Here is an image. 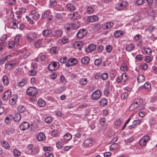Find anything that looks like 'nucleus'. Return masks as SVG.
<instances>
[{
  "mask_svg": "<svg viewBox=\"0 0 157 157\" xmlns=\"http://www.w3.org/2000/svg\"><path fill=\"white\" fill-rule=\"evenodd\" d=\"M142 103V100L140 99H135L132 104L129 106V109L130 111H132L134 109H137L139 106Z\"/></svg>",
  "mask_w": 157,
  "mask_h": 157,
  "instance_id": "1",
  "label": "nucleus"
},
{
  "mask_svg": "<svg viewBox=\"0 0 157 157\" xmlns=\"http://www.w3.org/2000/svg\"><path fill=\"white\" fill-rule=\"evenodd\" d=\"M38 92L37 89L34 86L29 87L26 90V93L29 96H33L36 95Z\"/></svg>",
  "mask_w": 157,
  "mask_h": 157,
  "instance_id": "2",
  "label": "nucleus"
},
{
  "mask_svg": "<svg viewBox=\"0 0 157 157\" xmlns=\"http://www.w3.org/2000/svg\"><path fill=\"white\" fill-rule=\"evenodd\" d=\"M94 141L92 139L89 138L85 140L82 144V146L84 148H90L93 144Z\"/></svg>",
  "mask_w": 157,
  "mask_h": 157,
  "instance_id": "3",
  "label": "nucleus"
},
{
  "mask_svg": "<svg viewBox=\"0 0 157 157\" xmlns=\"http://www.w3.org/2000/svg\"><path fill=\"white\" fill-rule=\"evenodd\" d=\"M59 63L56 61L52 62L48 66V70L53 71L57 70L59 67Z\"/></svg>",
  "mask_w": 157,
  "mask_h": 157,
  "instance_id": "4",
  "label": "nucleus"
},
{
  "mask_svg": "<svg viewBox=\"0 0 157 157\" xmlns=\"http://www.w3.org/2000/svg\"><path fill=\"white\" fill-rule=\"evenodd\" d=\"M101 95V92L100 90H96L91 95V98L92 100H96L99 99Z\"/></svg>",
  "mask_w": 157,
  "mask_h": 157,
  "instance_id": "5",
  "label": "nucleus"
},
{
  "mask_svg": "<svg viewBox=\"0 0 157 157\" xmlns=\"http://www.w3.org/2000/svg\"><path fill=\"white\" fill-rule=\"evenodd\" d=\"M26 36L27 40L31 42L36 39L37 35L35 33L30 32L26 34Z\"/></svg>",
  "mask_w": 157,
  "mask_h": 157,
  "instance_id": "6",
  "label": "nucleus"
},
{
  "mask_svg": "<svg viewBox=\"0 0 157 157\" xmlns=\"http://www.w3.org/2000/svg\"><path fill=\"white\" fill-rule=\"evenodd\" d=\"M150 140V137L147 135H145L142 137L139 141V144L141 146H144Z\"/></svg>",
  "mask_w": 157,
  "mask_h": 157,
  "instance_id": "7",
  "label": "nucleus"
},
{
  "mask_svg": "<svg viewBox=\"0 0 157 157\" xmlns=\"http://www.w3.org/2000/svg\"><path fill=\"white\" fill-rule=\"evenodd\" d=\"M30 54L29 52L25 49L21 51V53L19 57L20 59H24L27 58Z\"/></svg>",
  "mask_w": 157,
  "mask_h": 157,
  "instance_id": "8",
  "label": "nucleus"
},
{
  "mask_svg": "<svg viewBox=\"0 0 157 157\" xmlns=\"http://www.w3.org/2000/svg\"><path fill=\"white\" fill-rule=\"evenodd\" d=\"M78 63L77 59L75 58H71L69 59L66 64V66L67 67H70L72 66H74Z\"/></svg>",
  "mask_w": 157,
  "mask_h": 157,
  "instance_id": "9",
  "label": "nucleus"
},
{
  "mask_svg": "<svg viewBox=\"0 0 157 157\" xmlns=\"http://www.w3.org/2000/svg\"><path fill=\"white\" fill-rule=\"evenodd\" d=\"M87 33V30L85 29H80L77 33V36L79 39L84 37Z\"/></svg>",
  "mask_w": 157,
  "mask_h": 157,
  "instance_id": "10",
  "label": "nucleus"
},
{
  "mask_svg": "<svg viewBox=\"0 0 157 157\" xmlns=\"http://www.w3.org/2000/svg\"><path fill=\"white\" fill-rule=\"evenodd\" d=\"M16 63L14 61H10L7 62L5 64L6 69L10 70L14 68L16 66Z\"/></svg>",
  "mask_w": 157,
  "mask_h": 157,
  "instance_id": "11",
  "label": "nucleus"
},
{
  "mask_svg": "<svg viewBox=\"0 0 157 157\" xmlns=\"http://www.w3.org/2000/svg\"><path fill=\"white\" fill-rule=\"evenodd\" d=\"M63 33V32L61 29H55L52 31V36L56 37H59L62 36Z\"/></svg>",
  "mask_w": 157,
  "mask_h": 157,
  "instance_id": "12",
  "label": "nucleus"
},
{
  "mask_svg": "<svg viewBox=\"0 0 157 157\" xmlns=\"http://www.w3.org/2000/svg\"><path fill=\"white\" fill-rule=\"evenodd\" d=\"M113 25V22L108 21L103 23L101 25V27L104 30H108L111 29Z\"/></svg>",
  "mask_w": 157,
  "mask_h": 157,
  "instance_id": "13",
  "label": "nucleus"
},
{
  "mask_svg": "<svg viewBox=\"0 0 157 157\" xmlns=\"http://www.w3.org/2000/svg\"><path fill=\"white\" fill-rule=\"evenodd\" d=\"M127 2L126 1H122L121 3H118L116 6V9L118 10H121L125 8L127 5Z\"/></svg>",
  "mask_w": 157,
  "mask_h": 157,
  "instance_id": "14",
  "label": "nucleus"
},
{
  "mask_svg": "<svg viewBox=\"0 0 157 157\" xmlns=\"http://www.w3.org/2000/svg\"><path fill=\"white\" fill-rule=\"evenodd\" d=\"M81 136L82 134L79 133H77L74 135L73 141L75 144H78L80 141Z\"/></svg>",
  "mask_w": 157,
  "mask_h": 157,
  "instance_id": "15",
  "label": "nucleus"
},
{
  "mask_svg": "<svg viewBox=\"0 0 157 157\" xmlns=\"http://www.w3.org/2000/svg\"><path fill=\"white\" fill-rule=\"evenodd\" d=\"M36 137L39 141L42 142L46 139V137L44 134L42 132L37 133L36 135Z\"/></svg>",
  "mask_w": 157,
  "mask_h": 157,
  "instance_id": "16",
  "label": "nucleus"
},
{
  "mask_svg": "<svg viewBox=\"0 0 157 157\" xmlns=\"http://www.w3.org/2000/svg\"><path fill=\"white\" fill-rule=\"evenodd\" d=\"M18 96L17 94H14L11 96V99L9 101V104L11 105H13L16 103Z\"/></svg>",
  "mask_w": 157,
  "mask_h": 157,
  "instance_id": "17",
  "label": "nucleus"
},
{
  "mask_svg": "<svg viewBox=\"0 0 157 157\" xmlns=\"http://www.w3.org/2000/svg\"><path fill=\"white\" fill-rule=\"evenodd\" d=\"M29 123L26 121H24L20 125V128L21 130L24 131L28 129L29 127Z\"/></svg>",
  "mask_w": 157,
  "mask_h": 157,
  "instance_id": "18",
  "label": "nucleus"
},
{
  "mask_svg": "<svg viewBox=\"0 0 157 157\" xmlns=\"http://www.w3.org/2000/svg\"><path fill=\"white\" fill-rule=\"evenodd\" d=\"M83 43L81 41L76 42L74 44L75 48L78 49L79 50H82V48L83 47Z\"/></svg>",
  "mask_w": 157,
  "mask_h": 157,
  "instance_id": "19",
  "label": "nucleus"
},
{
  "mask_svg": "<svg viewBox=\"0 0 157 157\" xmlns=\"http://www.w3.org/2000/svg\"><path fill=\"white\" fill-rule=\"evenodd\" d=\"M98 17L95 15L90 16L87 17V20L89 22H95L98 21Z\"/></svg>",
  "mask_w": 157,
  "mask_h": 157,
  "instance_id": "20",
  "label": "nucleus"
},
{
  "mask_svg": "<svg viewBox=\"0 0 157 157\" xmlns=\"http://www.w3.org/2000/svg\"><path fill=\"white\" fill-rule=\"evenodd\" d=\"M70 18L72 20H77L80 18V14L77 12L73 13L72 14H69Z\"/></svg>",
  "mask_w": 157,
  "mask_h": 157,
  "instance_id": "21",
  "label": "nucleus"
},
{
  "mask_svg": "<svg viewBox=\"0 0 157 157\" xmlns=\"http://www.w3.org/2000/svg\"><path fill=\"white\" fill-rule=\"evenodd\" d=\"M125 34V32L122 30H117L114 33V35L115 37L119 38Z\"/></svg>",
  "mask_w": 157,
  "mask_h": 157,
  "instance_id": "22",
  "label": "nucleus"
},
{
  "mask_svg": "<svg viewBox=\"0 0 157 157\" xmlns=\"http://www.w3.org/2000/svg\"><path fill=\"white\" fill-rule=\"evenodd\" d=\"M96 46L95 45L91 44L88 46L87 48H86L85 51L89 53L93 51L96 49Z\"/></svg>",
  "mask_w": 157,
  "mask_h": 157,
  "instance_id": "23",
  "label": "nucleus"
},
{
  "mask_svg": "<svg viewBox=\"0 0 157 157\" xmlns=\"http://www.w3.org/2000/svg\"><path fill=\"white\" fill-rule=\"evenodd\" d=\"M52 31L50 29H45L42 32L43 36L46 37L50 36L51 35H52Z\"/></svg>",
  "mask_w": 157,
  "mask_h": 157,
  "instance_id": "24",
  "label": "nucleus"
},
{
  "mask_svg": "<svg viewBox=\"0 0 157 157\" xmlns=\"http://www.w3.org/2000/svg\"><path fill=\"white\" fill-rule=\"evenodd\" d=\"M135 47V46L133 44H128L125 47L126 50L128 52H130L132 51Z\"/></svg>",
  "mask_w": 157,
  "mask_h": 157,
  "instance_id": "25",
  "label": "nucleus"
},
{
  "mask_svg": "<svg viewBox=\"0 0 157 157\" xmlns=\"http://www.w3.org/2000/svg\"><path fill=\"white\" fill-rule=\"evenodd\" d=\"M11 95V93L10 90L6 91L3 94L2 99L4 100L7 99Z\"/></svg>",
  "mask_w": 157,
  "mask_h": 157,
  "instance_id": "26",
  "label": "nucleus"
},
{
  "mask_svg": "<svg viewBox=\"0 0 157 157\" xmlns=\"http://www.w3.org/2000/svg\"><path fill=\"white\" fill-rule=\"evenodd\" d=\"M157 117H152L149 120V124L151 126L154 125L157 123Z\"/></svg>",
  "mask_w": 157,
  "mask_h": 157,
  "instance_id": "27",
  "label": "nucleus"
},
{
  "mask_svg": "<svg viewBox=\"0 0 157 157\" xmlns=\"http://www.w3.org/2000/svg\"><path fill=\"white\" fill-rule=\"evenodd\" d=\"M107 100L105 98H103L101 99L100 101V105L102 106H105L107 105Z\"/></svg>",
  "mask_w": 157,
  "mask_h": 157,
  "instance_id": "28",
  "label": "nucleus"
},
{
  "mask_svg": "<svg viewBox=\"0 0 157 157\" xmlns=\"http://www.w3.org/2000/svg\"><path fill=\"white\" fill-rule=\"evenodd\" d=\"M66 8L70 11L72 12L75 9V7L72 4H68L66 6Z\"/></svg>",
  "mask_w": 157,
  "mask_h": 157,
  "instance_id": "29",
  "label": "nucleus"
},
{
  "mask_svg": "<svg viewBox=\"0 0 157 157\" xmlns=\"http://www.w3.org/2000/svg\"><path fill=\"white\" fill-rule=\"evenodd\" d=\"M39 152V149L36 148H33L29 151L30 155H37Z\"/></svg>",
  "mask_w": 157,
  "mask_h": 157,
  "instance_id": "30",
  "label": "nucleus"
},
{
  "mask_svg": "<svg viewBox=\"0 0 157 157\" xmlns=\"http://www.w3.org/2000/svg\"><path fill=\"white\" fill-rule=\"evenodd\" d=\"M88 82V80L86 78H82L80 79L79 81V84L82 85H86Z\"/></svg>",
  "mask_w": 157,
  "mask_h": 157,
  "instance_id": "31",
  "label": "nucleus"
},
{
  "mask_svg": "<svg viewBox=\"0 0 157 157\" xmlns=\"http://www.w3.org/2000/svg\"><path fill=\"white\" fill-rule=\"evenodd\" d=\"M50 11L49 10H46L42 14L41 18L44 19L48 17L50 14Z\"/></svg>",
  "mask_w": 157,
  "mask_h": 157,
  "instance_id": "32",
  "label": "nucleus"
},
{
  "mask_svg": "<svg viewBox=\"0 0 157 157\" xmlns=\"http://www.w3.org/2000/svg\"><path fill=\"white\" fill-rule=\"evenodd\" d=\"M65 28L67 31H69L71 30H73L72 22L67 23L65 26Z\"/></svg>",
  "mask_w": 157,
  "mask_h": 157,
  "instance_id": "33",
  "label": "nucleus"
},
{
  "mask_svg": "<svg viewBox=\"0 0 157 157\" xmlns=\"http://www.w3.org/2000/svg\"><path fill=\"white\" fill-rule=\"evenodd\" d=\"M21 36L22 35L21 34H18L16 35L14 38V41L16 44H18L19 41V40L21 39Z\"/></svg>",
  "mask_w": 157,
  "mask_h": 157,
  "instance_id": "34",
  "label": "nucleus"
},
{
  "mask_svg": "<svg viewBox=\"0 0 157 157\" xmlns=\"http://www.w3.org/2000/svg\"><path fill=\"white\" fill-rule=\"evenodd\" d=\"M63 17V14L62 13H57L55 16V18L56 21L58 20H62Z\"/></svg>",
  "mask_w": 157,
  "mask_h": 157,
  "instance_id": "35",
  "label": "nucleus"
},
{
  "mask_svg": "<svg viewBox=\"0 0 157 157\" xmlns=\"http://www.w3.org/2000/svg\"><path fill=\"white\" fill-rule=\"evenodd\" d=\"M25 107L22 105H20L18 106L17 108V111L20 113H24L25 110Z\"/></svg>",
  "mask_w": 157,
  "mask_h": 157,
  "instance_id": "36",
  "label": "nucleus"
},
{
  "mask_svg": "<svg viewBox=\"0 0 157 157\" xmlns=\"http://www.w3.org/2000/svg\"><path fill=\"white\" fill-rule=\"evenodd\" d=\"M26 9L24 7H21L19 8L18 10L16 11V13L17 14H22L23 13L26 12Z\"/></svg>",
  "mask_w": 157,
  "mask_h": 157,
  "instance_id": "37",
  "label": "nucleus"
},
{
  "mask_svg": "<svg viewBox=\"0 0 157 157\" xmlns=\"http://www.w3.org/2000/svg\"><path fill=\"white\" fill-rule=\"evenodd\" d=\"M19 23V21L16 19H14L12 21V28L16 29L18 28V25Z\"/></svg>",
  "mask_w": 157,
  "mask_h": 157,
  "instance_id": "38",
  "label": "nucleus"
},
{
  "mask_svg": "<svg viewBox=\"0 0 157 157\" xmlns=\"http://www.w3.org/2000/svg\"><path fill=\"white\" fill-rule=\"evenodd\" d=\"M118 147V145L116 143L112 144L109 147V149L110 151L116 150Z\"/></svg>",
  "mask_w": 157,
  "mask_h": 157,
  "instance_id": "39",
  "label": "nucleus"
},
{
  "mask_svg": "<svg viewBox=\"0 0 157 157\" xmlns=\"http://www.w3.org/2000/svg\"><path fill=\"white\" fill-rule=\"evenodd\" d=\"M27 83V80L25 79H22L21 81H19L17 84V85L18 86H23Z\"/></svg>",
  "mask_w": 157,
  "mask_h": 157,
  "instance_id": "40",
  "label": "nucleus"
},
{
  "mask_svg": "<svg viewBox=\"0 0 157 157\" xmlns=\"http://www.w3.org/2000/svg\"><path fill=\"white\" fill-rule=\"evenodd\" d=\"M89 58L88 57L86 56L82 58L81 62L83 64H87L89 63Z\"/></svg>",
  "mask_w": 157,
  "mask_h": 157,
  "instance_id": "41",
  "label": "nucleus"
},
{
  "mask_svg": "<svg viewBox=\"0 0 157 157\" xmlns=\"http://www.w3.org/2000/svg\"><path fill=\"white\" fill-rule=\"evenodd\" d=\"M21 118L20 114L18 113H16L13 118L14 121L16 122H18Z\"/></svg>",
  "mask_w": 157,
  "mask_h": 157,
  "instance_id": "42",
  "label": "nucleus"
},
{
  "mask_svg": "<svg viewBox=\"0 0 157 157\" xmlns=\"http://www.w3.org/2000/svg\"><path fill=\"white\" fill-rule=\"evenodd\" d=\"M2 81L5 85H7L9 83V79L7 76L6 75H4L2 78Z\"/></svg>",
  "mask_w": 157,
  "mask_h": 157,
  "instance_id": "43",
  "label": "nucleus"
},
{
  "mask_svg": "<svg viewBox=\"0 0 157 157\" xmlns=\"http://www.w3.org/2000/svg\"><path fill=\"white\" fill-rule=\"evenodd\" d=\"M37 103L39 106L41 107H44L46 104L45 101L41 99H39Z\"/></svg>",
  "mask_w": 157,
  "mask_h": 157,
  "instance_id": "44",
  "label": "nucleus"
},
{
  "mask_svg": "<svg viewBox=\"0 0 157 157\" xmlns=\"http://www.w3.org/2000/svg\"><path fill=\"white\" fill-rule=\"evenodd\" d=\"M21 153L20 151L17 149H15L13 150V155L15 157H18L21 155Z\"/></svg>",
  "mask_w": 157,
  "mask_h": 157,
  "instance_id": "45",
  "label": "nucleus"
},
{
  "mask_svg": "<svg viewBox=\"0 0 157 157\" xmlns=\"http://www.w3.org/2000/svg\"><path fill=\"white\" fill-rule=\"evenodd\" d=\"M138 82L140 83L142 82L145 81V78L142 75H140L138 76L137 78Z\"/></svg>",
  "mask_w": 157,
  "mask_h": 157,
  "instance_id": "46",
  "label": "nucleus"
},
{
  "mask_svg": "<svg viewBox=\"0 0 157 157\" xmlns=\"http://www.w3.org/2000/svg\"><path fill=\"white\" fill-rule=\"evenodd\" d=\"M16 0H6V3L10 6L15 5L16 3Z\"/></svg>",
  "mask_w": 157,
  "mask_h": 157,
  "instance_id": "47",
  "label": "nucleus"
},
{
  "mask_svg": "<svg viewBox=\"0 0 157 157\" xmlns=\"http://www.w3.org/2000/svg\"><path fill=\"white\" fill-rule=\"evenodd\" d=\"M72 135L70 133H67L63 136V139L65 140H69L72 138Z\"/></svg>",
  "mask_w": 157,
  "mask_h": 157,
  "instance_id": "48",
  "label": "nucleus"
},
{
  "mask_svg": "<svg viewBox=\"0 0 157 157\" xmlns=\"http://www.w3.org/2000/svg\"><path fill=\"white\" fill-rule=\"evenodd\" d=\"M72 22L73 24V30L77 29L79 27L80 24L77 21H75Z\"/></svg>",
  "mask_w": 157,
  "mask_h": 157,
  "instance_id": "49",
  "label": "nucleus"
},
{
  "mask_svg": "<svg viewBox=\"0 0 157 157\" xmlns=\"http://www.w3.org/2000/svg\"><path fill=\"white\" fill-rule=\"evenodd\" d=\"M50 2L49 5L50 8H52L56 6L57 2L56 1L51 0Z\"/></svg>",
  "mask_w": 157,
  "mask_h": 157,
  "instance_id": "50",
  "label": "nucleus"
},
{
  "mask_svg": "<svg viewBox=\"0 0 157 157\" xmlns=\"http://www.w3.org/2000/svg\"><path fill=\"white\" fill-rule=\"evenodd\" d=\"M6 149H9L10 148V145L8 143L5 141H3L1 144Z\"/></svg>",
  "mask_w": 157,
  "mask_h": 157,
  "instance_id": "51",
  "label": "nucleus"
},
{
  "mask_svg": "<svg viewBox=\"0 0 157 157\" xmlns=\"http://www.w3.org/2000/svg\"><path fill=\"white\" fill-rule=\"evenodd\" d=\"M144 88L147 90L149 91L151 88V84L148 82H146L144 85Z\"/></svg>",
  "mask_w": 157,
  "mask_h": 157,
  "instance_id": "52",
  "label": "nucleus"
},
{
  "mask_svg": "<svg viewBox=\"0 0 157 157\" xmlns=\"http://www.w3.org/2000/svg\"><path fill=\"white\" fill-rule=\"evenodd\" d=\"M42 43L41 40H38L35 43V46L36 48H38L40 47Z\"/></svg>",
  "mask_w": 157,
  "mask_h": 157,
  "instance_id": "53",
  "label": "nucleus"
},
{
  "mask_svg": "<svg viewBox=\"0 0 157 157\" xmlns=\"http://www.w3.org/2000/svg\"><path fill=\"white\" fill-rule=\"evenodd\" d=\"M105 49L108 53H110L113 49V47L111 45H107L105 46Z\"/></svg>",
  "mask_w": 157,
  "mask_h": 157,
  "instance_id": "54",
  "label": "nucleus"
},
{
  "mask_svg": "<svg viewBox=\"0 0 157 157\" xmlns=\"http://www.w3.org/2000/svg\"><path fill=\"white\" fill-rule=\"evenodd\" d=\"M67 58L66 57H61L59 59L58 61L62 63H64L66 62L67 61Z\"/></svg>",
  "mask_w": 157,
  "mask_h": 157,
  "instance_id": "55",
  "label": "nucleus"
},
{
  "mask_svg": "<svg viewBox=\"0 0 157 157\" xmlns=\"http://www.w3.org/2000/svg\"><path fill=\"white\" fill-rule=\"evenodd\" d=\"M94 10L91 6H89L87 7L86 9V13L88 14L92 13L94 12Z\"/></svg>",
  "mask_w": 157,
  "mask_h": 157,
  "instance_id": "56",
  "label": "nucleus"
},
{
  "mask_svg": "<svg viewBox=\"0 0 157 157\" xmlns=\"http://www.w3.org/2000/svg\"><path fill=\"white\" fill-rule=\"evenodd\" d=\"M136 60V62H138V61H141L143 59V56L141 55H138L136 56L135 58Z\"/></svg>",
  "mask_w": 157,
  "mask_h": 157,
  "instance_id": "57",
  "label": "nucleus"
},
{
  "mask_svg": "<svg viewBox=\"0 0 157 157\" xmlns=\"http://www.w3.org/2000/svg\"><path fill=\"white\" fill-rule=\"evenodd\" d=\"M15 43L13 41H10L8 44V47L9 48H12L14 47Z\"/></svg>",
  "mask_w": 157,
  "mask_h": 157,
  "instance_id": "58",
  "label": "nucleus"
},
{
  "mask_svg": "<svg viewBox=\"0 0 157 157\" xmlns=\"http://www.w3.org/2000/svg\"><path fill=\"white\" fill-rule=\"evenodd\" d=\"M130 94V92H125L122 94L121 95V97L122 99L124 100L128 98V95Z\"/></svg>",
  "mask_w": 157,
  "mask_h": 157,
  "instance_id": "59",
  "label": "nucleus"
},
{
  "mask_svg": "<svg viewBox=\"0 0 157 157\" xmlns=\"http://www.w3.org/2000/svg\"><path fill=\"white\" fill-rule=\"evenodd\" d=\"M102 60L101 58L96 59L94 61V64L97 66H99L101 63Z\"/></svg>",
  "mask_w": 157,
  "mask_h": 157,
  "instance_id": "60",
  "label": "nucleus"
},
{
  "mask_svg": "<svg viewBox=\"0 0 157 157\" xmlns=\"http://www.w3.org/2000/svg\"><path fill=\"white\" fill-rule=\"evenodd\" d=\"M11 116L10 115H8L6 117L5 119V122L9 124L10 123V121L11 120V119L10 118Z\"/></svg>",
  "mask_w": 157,
  "mask_h": 157,
  "instance_id": "61",
  "label": "nucleus"
},
{
  "mask_svg": "<svg viewBox=\"0 0 157 157\" xmlns=\"http://www.w3.org/2000/svg\"><path fill=\"white\" fill-rule=\"evenodd\" d=\"M60 80L62 83L63 84H65L66 82L65 78L64 75H62L60 76Z\"/></svg>",
  "mask_w": 157,
  "mask_h": 157,
  "instance_id": "62",
  "label": "nucleus"
},
{
  "mask_svg": "<svg viewBox=\"0 0 157 157\" xmlns=\"http://www.w3.org/2000/svg\"><path fill=\"white\" fill-rule=\"evenodd\" d=\"M101 77L102 80H105L108 78V75L106 73H104L101 75Z\"/></svg>",
  "mask_w": 157,
  "mask_h": 157,
  "instance_id": "63",
  "label": "nucleus"
},
{
  "mask_svg": "<svg viewBox=\"0 0 157 157\" xmlns=\"http://www.w3.org/2000/svg\"><path fill=\"white\" fill-rule=\"evenodd\" d=\"M146 53L148 55H150L152 53V51L151 49L148 48H146L144 49Z\"/></svg>",
  "mask_w": 157,
  "mask_h": 157,
  "instance_id": "64",
  "label": "nucleus"
}]
</instances>
